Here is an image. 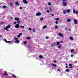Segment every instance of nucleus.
<instances>
[{
  "mask_svg": "<svg viewBox=\"0 0 78 78\" xmlns=\"http://www.w3.org/2000/svg\"><path fill=\"white\" fill-rule=\"evenodd\" d=\"M73 12L74 13V14H78V11H76L75 9L73 10Z\"/></svg>",
  "mask_w": 78,
  "mask_h": 78,
  "instance_id": "obj_1",
  "label": "nucleus"
},
{
  "mask_svg": "<svg viewBox=\"0 0 78 78\" xmlns=\"http://www.w3.org/2000/svg\"><path fill=\"white\" fill-rule=\"evenodd\" d=\"M5 43H11V42H12V41H7V40H6V39H5Z\"/></svg>",
  "mask_w": 78,
  "mask_h": 78,
  "instance_id": "obj_2",
  "label": "nucleus"
},
{
  "mask_svg": "<svg viewBox=\"0 0 78 78\" xmlns=\"http://www.w3.org/2000/svg\"><path fill=\"white\" fill-rule=\"evenodd\" d=\"M15 28H19V24H16L15 26Z\"/></svg>",
  "mask_w": 78,
  "mask_h": 78,
  "instance_id": "obj_3",
  "label": "nucleus"
},
{
  "mask_svg": "<svg viewBox=\"0 0 78 78\" xmlns=\"http://www.w3.org/2000/svg\"><path fill=\"white\" fill-rule=\"evenodd\" d=\"M36 16H41V13L40 12H39L38 13H37L36 14Z\"/></svg>",
  "mask_w": 78,
  "mask_h": 78,
  "instance_id": "obj_4",
  "label": "nucleus"
},
{
  "mask_svg": "<svg viewBox=\"0 0 78 78\" xmlns=\"http://www.w3.org/2000/svg\"><path fill=\"white\" fill-rule=\"evenodd\" d=\"M23 2L24 3V4H27L28 3V1L27 0H23Z\"/></svg>",
  "mask_w": 78,
  "mask_h": 78,
  "instance_id": "obj_5",
  "label": "nucleus"
},
{
  "mask_svg": "<svg viewBox=\"0 0 78 78\" xmlns=\"http://www.w3.org/2000/svg\"><path fill=\"white\" fill-rule=\"evenodd\" d=\"M58 36H60V37H64V35H63V34H62L61 33H59L58 34Z\"/></svg>",
  "mask_w": 78,
  "mask_h": 78,
  "instance_id": "obj_6",
  "label": "nucleus"
},
{
  "mask_svg": "<svg viewBox=\"0 0 78 78\" xmlns=\"http://www.w3.org/2000/svg\"><path fill=\"white\" fill-rule=\"evenodd\" d=\"M9 5H10L11 7H13L14 5H13V3H10L9 4Z\"/></svg>",
  "mask_w": 78,
  "mask_h": 78,
  "instance_id": "obj_7",
  "label": "nucleus"
},
{
  "mask_svg": "<svg viewBox=\"0 0 78 78\" xmlns=\"http://www.w3.org/2000/svg\"><path fill=\"white\" fill-rule=\"evenodd\" d=\"M74 23L76 25L77 24V20L76 19H74Z\"/></svg>",
  "mask_w": 78,
  "mask_h": 78,
  "instance_id": "obj_8",
  "label": "nucleus"
},
{
  "mask_svg": "<svg viewBox=\"0 0 78 78\" xmlns=\"http://www.w3.org/2000/svg\"><path fill=\"white\" fill-rule=\"evenodd\" d=\"M14 20H16L17 21H19V18H16V17H15V18H14Z\"/></svg>",
  "mask_w": 78,
  "mask_h": 78,
  "instance_id": "obj_9",
  "label": "nucleus"
},
{
  "mask_svg": "<svg viewBox=\"0 0 78 78\" xmlns=\"http://www.w3.org/2000/svg\"><path fill=\"white\" fill-rule=\"evenodd\" d=\"M67 3H66L65 2H63V6H67Z\"/></svg>",
  "mask_w": 78,
  "mask_h": 78,
  "instance_id": "obj_10",
  "label": "nucleus"
},
{
  "mask_svg": "<svg viewBox=\"0 0 78 78\" xmlns=\"http://www.w3.org/2000/svg\"><path fill=\"white\" fill-rule=\"evenodd\" d=\"M67 21L68 22H71V20L70 19H68L67 20Z\"/></svg>",
  "mask_w": 78,
  "mask_h": 78,
  "instance_id": "obj_11",
  "label": "nucleus"
},
{
  "mask_svg": "<svg viewBox=\"0 0 78 78\" xmlns=\"http://www.w3.org/2000/svg\"><path fill=\"white\" fill-rule=\"evenodd\" d=\"M66 12L68 13H69V12H70V9H69L68 10H67Z\"/></svg>",
  "mask_w": 78,
  "mask_h": 78,
  "instance_id": "obj_12",
  "label": "nucleus"
},
{
  "mask_svg": "<svg viewBox=\"0 0 78 78\" xmlns=\"http://www.w3.org/2000/svg\"><path fill=\"white\" fill-rule=\"evenodd\" d=\"M11 27V25H8V26H6V28H9Z\"/></svg>",
  "mask_w": 78,
  "mask_h": 78,
  "instance_id": "obj_13",
  "label": "nucleus"
},
{
  "mask_svg": "<svg viewBox=\"0 0 78 78\" xmlns=\"http://www.w3.org/2000/svg\"><path fill=\"white\" fill-rule=\"evenodd\" d=\"M18 3H19V2H15V3L16 5H17V6H19V4Z\"/></svg>",
  "mask_w": 78,
  "mask_h": 78,
  "instance_id": "obj_14",
  "label": "nucleus"
},
{
  "mask_svg": "<svg viewBox=\"0 0 78 78\" xmlns=\"http://www.w3.org/2000/svg\"><path fill=\"white\" fill-rule=\"evenodd\" d=\"M19 42H20L19 40H16V41H15V43H18H18H19Z\"/></svg>",
  "mask_w": 78,
  "mask_h": 78,
  "instance_id": "obj_15",
  "label": "nucleus"
},
{
  "mask_svg": "<svg viewBox=\"0 0 78 78\" xmlns=\"http://www.w3.org/2000/svg\"><path fill=\"white\" fill-rule=\"evenodd\" d=\"M4 76H7V75H8V74H7V73L5 72L4 73Z\"/></svg>",
  "mask_w": 78,
  "mask_h": 78,
  "instance_id": "obj_16",
  "label": "nucleus"
},
{
  "mask_svg": "<svg viewBox=\"0 0 78 78\" xmlns=\"http://www.w3.org/2000/svg\"><path fill=\"white\" fill-rule=\"evenodd\" d=\"M65 72H70V70L66 69L65 70Z\"/></svg>",
  "mask_w": 78,
  "mask_h": 78,
  "instance_id": "obj_17",
  "label": "nucleus"
},
{
  "mask_svg": "<svg viewBox=\"0 0 78 78\" xmlns=\"http://www.w3.org/2000/svg\"><path fill=\"white\" fill-rule=\"evenodd\" d=\"M47 25H45V26H44L43 27V29H45V28H47Z\"/></svg>",
  "mask_w": 78,
  "mask_h": 78,
  "instance_id": "obj_18",
  "label": "nucleus"
},
{
  "mask_svg": "<svg viewBox=\"0 0 78 78\" xmlns=\"http://www.w3.org/2000/svg\"><path fill=\"white\" fill-rule=\"evenodd\" d=\"M63 13L64 14H66V11L65 10L63 11Z\"/></svg>",
  "mask_w": 78,
  "mask_h": 78,
  "instance_id": "obj_19",
  "label": "nucleus"
},
{
  "mask_svg": "<svg viewBox=\"0 0 78 78\" xmlns=\"http://www.w3.org/2000/svg\"><path fill=\"white\" fill-rule=\"evenodd\" d=\"M69 39L71 41H73V37H69Z\"/></svg>",
  "mask_w": 78,
  "mask_h": 78,
  "instance_id": "obj_20",
  "label": "nucleus"
},
{
  "mask_svg": "<svg viewBox=\"0 0 78 78\" xmlns=\"http://www.w3.org/2000/svg\"><path fill=\"white\" fill-rule=\"evenodd\" d=\"M4 30H6V31H8V29L7 27H6V28L4 27Z\"/></svg>",
  "mask_w": 78,
  "mask_h": 78,
  "instance_id": "obj_21",
  "label": "nucleus"
},
{
  "mask_svg": "<svg viewBox=\"0 0 78 78\" xmlns=\"http://www.w3.org/2000/svg\"><path fill=\"white\" fill-rule=\"evenodd\" d=\"M60 44V42H57V45H59V44Z\"/></svg>",
  "mask_w": 78,
  "mask_h": 78,
  "instance_id": "obj_22",
  "label": "nucleus"
},
{
  "mask_svg": "<svg viewBox=\"0 0 78 78\" xmlns=\"http://www.w3.org/2000/svg\"><path fill=\"white\" fill-rule=\"evenodd\" d=\"M52 66H54V67H56V66H57V65H55V64H53V63H52Z\"/></svg>",
  "mask_w": 78,
  "mask_h": 78,
  "instance_id": "obj_23",
  "label": "nucleus"
},
{
  "mask_svg": "<svg viewBox=\"0 0 78 78\" xmlns=\"http://www.w3.org/2000/svg\"><path fill=\"white\" fill-rule=\"evenodd\" d=\"M3 8H7V6L6 5H4L3 6Z\"/></svg>",
  "mask_w": 78,
  "mask_h": 78,
  "instance_id": "obj_24",
  "label": "nucleus"
},
{
  "mask_svg": "<svg viewBox=\"0 0 78 78\" xmlns=\"http://www.w3.org/2000/svg\"><path fill=\"white\" fill-rule=\"evenodd\" d=\"M12 76L13 77H17V76H15V75H14V74H13Z\"/></svg>",
  "mask_w": 78,
  "mask_h": 78,
  "instance_id": "obj_25",
  "label": "nucleus"
},
{
  "mask_svg": "<svg viewBox=\"0 0 78 78\" xmlns=\"http://www.w3.org/2000/svg\"><path fill=\"white\" fill-rule=\"evenodd\" d=\"M39 58H43L44 57H42V55H40L39 56Z\"/></svg>",
  "mask_w": 78,
  "mask_h": 78,
  "instance_id": "obj_26",
  "label": "nucleus"
},
{
  "mask_svg": "<svg viewBox=\"0 0 78 78\" xmlns=\"http://www.w3.org/2000/svg\"><path fill=\"white\" fill-rule=\"evenodd\" d=\"M48 5H51V3L50 2H48Z\"/></svg>",
  "mask_w": 78,
  "mask_h": 78,
  "instance_id": "obj_27",
  "label": "nucleus"
},
{
  "mask_svg": "<svg viewBox=\"0 0 78 78\" xmlns=\"http://www.w3.org/2000/svg\"><path fill=\"white\" fill-rule=\"evenodd\" d=\"M44 20V18H40V20L41 21H42V20Z\"/></svg>",
  "mask_w": 78,
  "mask_h": 78,
  "instance_id": "obj_28",
  "label": "nucleus"
},
{
  "mask_svg": "<svg viewBox=\"0 0 78 78\" xmlns=\"http://www.w3.org/2000/svg\"><path fill=\"white\" fill-rule=\"evenodd\" d=\"M27 41H25V42H24L23 44H27Z\"/></svg>",
  "mask_w": 78,
  "mask_h": 78,
  "instance_id": "obj_29",
  "label": "nucleus"
},
{
  "mask_svg": "<svg viewBox=\"0 0 78 78\" xmlns=\"http://www.w3.org/2000/svg\"><path fill=\"white\" fill-rule=\"evenodd\" d=\"M18 21L17 22V23H18V24H19V23H20V21Z\"/></svg>",
  "mask_w": 78,
  "mask_h": 78,
  "instance_id": "obj_30",
  "label": "nucleus"
},
{
  "mask_svg": "<svg viewBox=\"0 0 78 78\" xmlns=\"http://www.w3.org/2000/svg\"><path fill=\"white\" fill-rule=\"evenodd\" d=\"M33 32H34V33H35L36 32V30H35V29H34L33 30Z\"/></svg>",
  "mask_w": 78,
  "mask_h": 78,
  "instance_id": "obj_31",
  "label": "nucleus"
},
{
  "mask_svg": "<svg viewBox=\"0 0 78 78\" xmlns=\"http://www.w3.org/2000/svg\"><path fill=\"white\" fill-rule=\"evenodd\" d=\"M14 39L15 40H16V41H17V40H18V38H16V37H15L14 38Z\"/></svg>",
  "mask_w": 78,
  "mask_h": 78,
  "instance_id": "obj_32",
  "label": "nucleus"
},
{
  "mask_svg": "<svg viewBox=\"0 0 78 78\" xmlns=\"http://www.w3.org/2000/svg\"><path fill=\"white\" fill-rule=\"evenodd\" d=\"M55 28L57 29L58 28V27L57 26H55Z\"/></svg>",
  "mask_w": 78,
  "mask_h": 78,
  "instance_id": "obj_33",
  "label": "nucleus"
},
{
  "mask_svg": "<svg viewBox=\"0 0 78 78\" xmlns=\"http://www.w3.org/2000/svg\"><path fill=\"white\" fill-rule=\"evenodd\" d=\"M56 20H59V18H57L56 19Z\"/></svg>",
  "mask_w": 78,
  "mask_h": 78,
  "instance_id": "obj_34",
  "label": "nucleus"
},
{
  "mask_svg": "<svg viewBox=\"0 0 78 78\" xmlns=\"http://www.w3.org/2000/svg\"><path fill=\"white\" fill-rule=\"evenodd\" d=\"M69 66H72V64H69Z\"/></svg>",
  "mask_w": 78,
  "mask_h": 78,
  "instance_id": "obj_35",
  "label": "nucleus"
},
{
  "mask_svg": "<svg viewBox=\"0 0 78 78\" xmlns=\"http://www.w3.org/2000/svg\"><path fill=\"white\" fill-rule=\"evenodd\" d=\"M74 50L73 49H72L71 50V52H73V51Z\"/></svg>",
  "mask_w": 78,
  "mask_h": 78,
  "instance_id": "obj_36",
  "label": "nucleus"
},
{
  "mask_svg": "<svg viewBox=\"0 0 78 78\" xmlns=\"http://www.w3.org/2000/svg\"><path fill=\"white\" fill-rule=\"evenodd\" d=\"M29 30H30V31H31V30H32V29H31V28H29Z\"/></svg>",
  "mask_w": 78,
  "mask_h": 78,
  "instance_id": "obj_37",
  "label": "nucleus"
},
{
  "mask_svg": "<svg viewBox=\"0 0 78 78\" xmlns=\"http://www.w3.org/2000/svg\"><path fill=\"white\" fill-rule=\"evenodd\" d=\"M28 47H29V49H30V48H31V47H30V46L28 45Z\"/></svg>",
  "mask_w": 78,
  "mask_h": 78,
  "instance_id": "obj_38",
  "label": "nucleus"
},
{
  "mask_svg": "<svg viewBox=\"0 0 78 78\" xmlns=\"http://www.w3.org/2000/svg\"><path fill=\"white\" fill-rule=\"evenodd\" d=\"M27 38L28 39H31V38L30 37H27Z\"/></svg>",
  "mask_w": 78,
  "mask_h": 78,
  "instance_id": "obj_39",
  "label": "nucleus"
},
{
  "mask_svg": "<svg viewBox=\"0 0 78 78\" xmlns=\"http://www.w3.org/2000/svg\"><path fill=\"white\" fill-rule=\"evenodd\" d=\"M17 37H19V38H20V35H18V36H17Z\"/></svg>",
  "mask_w": 78,
  "mask_h": 78,
  "instance_id": "obj_40",
  "label": "nucleus"
},
{
  "mask_svg": "<svg viewBox=\"0 0 78 78\" xmlns=\"http://www.w3.org/2000/svg\"><path fill=\"white\" fill-rule=\"evenodd\" d=\"M20 9H22V7H20Z\"/></svg>",
  "mask_w": 78,
  "mask_h": 78,
  "instance_id": "obj_41",
  "label": "nucleus"
},
{
  "mask_svg": "<svg viewBox=\"0 0 78 78\" xmlns=\"http://www.w3.org/2000/svg\"><path fill=\"white\" fill-rule=\"evenodd\" d=\"M20 27H21V28H24V26H21Z\"/></svg>",
  "mask_w": 78,
  "mask_h": 78,
  "instance_id": "obj_42",
  "label": "nucleus"
},
{
  "mask_svg": "<svg viewBox=\"0 0 78 78\" xmlns=\"http://www.w3.org/2000/svg\"><path fill=\"white\" fill-rule=\"evenodd\" d=\"M71 57H72V58H73V55H71Z\"/></svg>",
  "mask_w": 78,
  "mask_h": 78,
  "instance_id": "obj_43",
  "label": "nucleus"
},
{
  "mask_svg": "<svg viewBox=\"0 0 78 78\" xmlns=\"http://www.w3.org/2000/svg\"><path fill=\"white\" fill-rule=\"evenodd\" d=\"M58 48H61V46L60 45H59L58 46Z\"/></svg>",
  "mask_w": 78,
  "mask_h": 78,
  "instance_id": "obj_44",
  "label": "nucleus"
},
{
  "mask_svg": "<svg viewBox=\"0 0 78 78\" xmlns=\"http://www.w3.org/2000/svg\"><path fill=\"white\" fill-rule=\"evenodd\" d=\"M21 35H22V34L20 33L19 34V35L20 36Z\"/></svg>",
  "mask_w": 78,
  "mask_h": 78,
  "instance_id": "obj_45",
  "label": "nucleus"
},
{
  "mask_svg": "<svg viewBox=\"0 0 78 78\" xmlns=\"http://www.w3.org/2000/svg\"><path fill=\"white\" fill-rule=\"evenodd\" d=\"M55 23L56 24H58V22L57 21H55Z\"/></svg>",
  "mask_w": 78,
  "mask_h": 78,
  "instance_id": "obj_46",
  "label": "nucleus"
},
{
  "mask_svg": "<svg viewBox=\"0 0 78 78\" xmlns=\"http://www.w3.org/2000/svg\"><path fill=\"white\" fill-rule=\"evenodd\" d=\"M51 15L52 16H54V14H51Z\"/></svg>",
  "mask_w": 78,
  "mask_h": 78,
  "instance_id": "obj_47",
  "label": "nucleus"
},
{
  "mask_svg": "<svg viewBox=\"0 0 78 78\" xmlns=\"http://www.w3.org/2000/svg\"><path fill=\"white\" fill-rule=\"evenodd\" d=\"M46 39H48L49 38V37H46Z\"/></svg>",
  "mask_w": 78,
  "mask_h": 78,
  "instance_id": "obj_48",
  "label": "nucleus"
},
{
  "mask_svg": "<svg viewBox=\"0 0 78 78\" xmlns=\"http://www.w3.org/2000/svg\"><path fill=\"white\" fill-rule=\"evenodd\" d=\"M78 1H76V4H78Z\"/></svg>",
  "mask_w": 78,
  "mask_h": 78,
  "instance_id": "obj_49",
  "label": "nucleus"
},
{
  "mask_svg": "<svg viewBox=\"0 0 78 78\" xmlns=\"http://www.w3.org/2000/svg\"><path fill=\"white\" fill-rule=\"evenodd\" d=\"M54 62L56 63L57 62V61H54Z\"/></svg>",
  "mask_w": 78,
  "mask_h": 78,
  "instance_id": "obj_50",
  "label": "nucleus"
},
{
  "mask_svg": "<svg viewBox=\"0 0 78 78\" xmlns=\"http://www.w3.org/2000/svg\"><path fill=\"white\" fill-rule=\"evenodd\" d=\"M5 23L4 22H1L0 23L1 24H2L3 23Z\"/></svg>",
  "mask_w": 78,
  "mask_h": 78,
  "instance_id": "obj_51",
  "label": "nucleus"
},
{
  "mask_svg": "<svg viewBox=\"0 0 78 78\" xmlns=\"http://www.w3.org/2000/svg\"><path fill=\"white\" fill-rule=\"evenodd\" d=\"M47 12H50V11L49 10H47Z\"/></svg>",
  "mask_w": 78,
  "mask_h": 78,
  "instance_id": "obj_52",
  "label": "nucleus"
},
{
  "mask_svg": "<svg viewBox=\"0 0 78 78\" xmlns=\"http://www.w3.org/2000/svg\"><path fill=\"white\" fill-rule=\"evenodd\" d=\"M17 22H14V24H16Z\"/></svg>",
  "mask_w": 78,
  "mask_h": 78,
  "instance_id": "obj_53",
  "label": "nucleus"
},
{
  "mask_svg": "<svg viewBox=\"0 0 78 78\" xmlns=\"http://www.w3.org/2000/svg\"><path fill=\"white\" fill-rule=\"evenodd\" d=\"M49 9L50 10V11H52V9H51V8H49Z\"/></svg>",
  "mask_w": 78,
  "mask_h": 78,
  "instance_id": "obj_54",
  "label": "nucleus"
},
{
  "mask_svg": "<svg viewBox=\"0 0 78 78\" xmlns=\"http://www.w3.org/2000/svg\"><path fill=\"white\" fill-rule=\"evenodd\" d=\"M62 2H65V1H66V0H62Z\"/></svg>",
  "mask_w": 78,
  "mask_h": 78,
  "instance_id": "obj_55",
  "label": "nucleus"
},
{
  "mask_svg": "<svg viewBox=\"0 0 78 78\" xmlns=\"http://www.w3.org/2000/svg\"><path fill=\"white\" fill-rule=\"evenodd\" d=\"M71 68H72V66H70L69 67V69H71Z\"/></svg>",
  "mask_w": 78,
  "mask_h": 78,
  "instance_id": "obj_56",
  "label": "nucleus"
},
{
  "mask_svg": "<svg viewBox=\"0 0 78 78\" xmlns=\"http://www.w3.org/2000/svg\"><path fill=\"white\" fill-rule=\"evenodd\" d=\"M66 68H68V66H66Z\"/></svg>",
  "mask_w": 78,
  "mask_h": 78,
  "instance_id": "obj_57",
  "label": "nucleus"
},
{
  "mask_svg": "<svg viewBox=\"0 0 78 78\" xmlns=\"http://www.w3.org/2000/svg\"><path fill=\"white\" fill-rule=\"evenodd\" d=\"M51 47H53V44H51Z\"/></svg>",
  "mask_w": 78,
  "mask_h": 78,
  "instance_id": "obj_58",
  "label": "nucleus"
},
{
  "mask_svg": "<svg viewBox=\"0 0 78 78\" xmlns=\"http://www.w3.org/2000/svg\"><path fill=\"white\" fill-rule=\"evenodd\" d=\"M58 71H59V72H60V69H58Z\"/></svg>",
  "mask_w": 78,
  "mask_h": 78,
  "instance_id": "obj_59",
  "label": "nucleus"
},
{
  "mask_svg": "<svg viewBox=\"0 0 78 78\" xmlns=\"http://www.w3.org/2000/svg\"><path fill=\"white\" fill-rule=\"evenodd\" d=\"M60 42H61V43H63V41H61Z\"/></svg>",
  "mask_w": 78,
  "mask_h": 78,
  "instance_id": "obj_60",
  "label": "nucleus"
},
{
  "mask_svg": "<svg viewBox=\"0 0 78 78\" xmlns=\"http://www.w3.org/2000/svg\"><path fill=\"white\" fill-rule=\"evenodd\" d=\"M66 66H67V63H66Z\"/></svg>",
  "mask_w": 78,
  "mask_h": 78,
  "instance_id": "obj_61",
  "label": "nucleus"
},
{
  "mask_svg": "<svg viewBox=\"0 0 78 78\" xmlns=\"http://www.w3.org/2000/svg\"><path fill=\"white\" fill-rule=\"evenodd\" d=\"M71 30L70 29H69V31H71Z\"/></svg>",
  "mask_w": 78,
  "mask_h": 78,
  "instance_id": "obj_62",
  "label": "nucleus"
},
{
  "mask_svg": "<svg viewBox=\"0 0 78 78\" xmlns=\"http://www.w3.org/2000/svg\"><path fill=\"white\" fill-rule=\"evenodd\" d=\"M0 37H2V36H0Z\"/></svg>",
  "mask_w": 78,
  "mask_h": 78,
  "instance_id": "obj_63",
  "label": "nucleus"
},
{
  "mask_svg": "<svg viewBox=\"0 0 78 78\" xmlns=\"http://www.w3.org/2000/svg\"><path fill=\"white\" fill-rule=\"evenodd\" d=\"M65 30H67V28H65Z\"/></svg>",
  "mask_w": 78,
  "mask_h": 78,
  "instance_id": "obj_64",
  "label": "nucleus"
}]
</instances>
